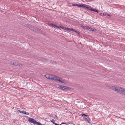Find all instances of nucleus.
Returning a JSON list of instances; mask_svg holds the SVG:
<instances>
[{"instance_id": "2eb2a0df", "label": "nucleus", "mask_w": 125, "mask_h": 125, "mask_svg": "<svg viewBox=\"0 0 125 125\" xmlns=\"http://www.w3.org/2000/svg\"><path fill=\"white\" fill-rule=\"evenodd\" d=\"M85 8L87 9H88L89 10H90V9L91 8L90 6H88L87 5H86V6H85Z\"/></svg>"}, {"instance_id": "f257e3e1", "label": "nucleus", "mask_w": 125, "mask_h": 125, "mask_svg": "<svg viewBox=\"0 0 125 125\" xmlns=\"http://www.w3.org/2000/svg\"><path fill=\"white\" fill-rule=\"evenodd\" d=\"M112 89L118 92L123 95L125 94V90L123 88H121L119 87H114V88Z\"/></svg>"}, {"instance_id": "39448f33", "label": "nucleus", "mask_w": 125, "mask_h": 125, "mask_svg": "<svg viewBox=\"0 0 125 125\" xmlns=\"http://www.w3.org/2000/svg\"><path fill=\"white\" fill-rule=\"evenodd\" d=\"M59 77H58L56 76L55 75H53V76L52 78H51V80H53L55 81H59Z\"/></svg>"}, {"instance_id": "c85d7f7f", "label": "nucleus", "mask_w": 125, "mask_h": 125, "mask_svg": "<svg viewBox=\"0 0 125 125\" xmlns=\"http://www.w3.org/2000/svg\"><path fill=\"white\" fill-rule=\"evenodd\" d=\"M0 83H1L0 82Z\"/></svg>"}, {"instance_id": "a211bd4d", "label": "nucleus", "mask_w": 125, "mask_h": 125, "mask_svg": "<svg viewBox=\"0 0 125 125\" xmlns=\"http://www.w3.org/2000/svg\"><path fill=\"white\" fill-rule=\"evenodd\" d=\"M50 75H49L48 74H46L45 75L46 77L48 79H50Z\"/></svg>"}, {"instance_id": "cd10ccee", "label": "nucleus", "mask_w": 125, "mask_h": 125, "mask_svg": "<svg viewBox=\"0 0 125 125\" xmlns=\"http://www.w3.org/2000/svg\"><path fill=\"white\" fill-rule=\"evenodd\" d=\"M81 26L83 28V25H81Z\"/></svg>"}, {"instance_id": "bb28decb", "label": "nucleus", "mask_w": 125, "mask_h": 125, "mask_svg": "<svg viewBox=\"0 0 125 125\" xmlns=\"http://www.w3.org/2000/svg\"><path fill=\"white\" fill-rule=\"evenodd\" d=\"M84 116L83 117L84 118V119H85V118L86 117L85 116Z\"/></svg>"}, {"instance_id": "f03ea898", "label": "nucleus", "mask_w": 125, "mask_h": 125, "mask_svg": "<svg viewBox=\"0 0 125 125\" xmlns=\"http://www.w3.org/2000/svg\"><path fill=\"white\" fill-rule=\"evenodd\" d=\"M28 121L30 122L33 123L34 124H36L37 125H42L40 123L37 122L33 119L31 118H29Z\"/></svg>"}, {"instance_id": "f8f14e48", "label": "nucleus", "mask_w": 125, "mask_h": 125, "mask_svg": "<svg viewBox=\"0 0 125 125\" xmlns=\"http://www.w3.org/2000/svg\"><path fill=\"white\" fill-rule=\"evenodd\" d=\"M86 6V5L84 4H80L79 7H83V8H85Z\"/></svg>"}, {"instance_id": "b1692460", "label": "nucleus", "mask_w": 125, "mask_h": 125, "mask_svg": "<svg viewBox=\"0 0 125 125\" xmlns=\"http://www.w3.org/2000/svg\"><path fill=\"white\" fill-rule=\"evenodd\" d=\"M52 26L53 27H54V28H55V27L56 28V27H57V26L55 25H52Z\"/></svg>"}, {"instance_id": "9d476101", "label": "nucleus", "mask_w": 125, "mask_h": 125, "mask_svg": "<svg viewBox=\"0 0 125 125\" xmlns=\"http://www.w3.org/2000/svg\"><path fill=\"white\" fill-rule=\"evenodd\" d=\"M14 66H20L21 64H20L18 63L15 62H14L13 64H12Z\"/></svg>"}, {"instance_id": "0eeeda50", "label": "nucleus", "mask_w": 125, "mask_h": 125, "mask_svg": "<svg viewBox=\"0 0 125 125\" xmlns=\"http://www.w3.org/2000/svg\"><path fill=\"white\" fill-rule=\"evenodd\" d=\"M50 122L53 123V124H55V125H61V124H65L67 125L69 124L68 123H61L60 124H58L55 123L54 122V120L53 119L52 120H50V121H49V123H50Z\"/></svg>"}, {"instance_id": "aec40b11", "label": "nucleus", "mask_w": 125, "mask_h": 125, "mask_svg": "<svg viewBox=\"0 0 125 125\" xmlns=\"http://www.w3.org/2000/svg\"><path fill=\"white\" fill-rule=\"evenodd\" d=\"M52 116L55 119H56L57 118V116L55 115H53Z\"/></svg>"}, {"instance_id": "ddd939ff", "label": "nucleus", "mask_w": 125, "mask_h": 125, "mask_svg": "<svg viewBox=\"0 0 125 125\" xmlns=\"http://www.w3.org/2000/svg\"><path fill=\"white\" fill-rule=\"evenodd\" d=\"M61 28L63 29L66 30H68V29H69V28H67L66 27H63V26H61Z\"/></svg>"}, {"instance_id": "393cba45", "label": "nucleus", "mask_w": 125, "mask_h": 125, "mask_svg": "<svg viewBox=\"0 0 125 125\" xmlns=\"http://www.w3.org/2000/svg\"><path fill=\"white\" fill-rule=\"evenodd\" d=\"M61 26H57L56 28H58L59 29H60V28H61Z\"/></svg>"}, {"instance_id": "423d86ee", "label": "nucleus", "mask_w": 125, "mask_h": 125, "mask_svg": "<svg viewBox=\"0 0 125 125\" xmlns=\"http://www.w3.org/2000/svg\"><path fill=\"white\" fill-rule=\"evenodd\" d=\"M59 79L58 81L62 83H68V82L65 80H63L62 78L59 77Z\"/></svg>"}, {"instance_id": "9b49d317", "label": "nucleus", "mask_w": 125, "mask_h": 125, "mask_svg": "<svg viewBox=\"0 0 125 125\" xmlns=\"http://www.w3.org/2000/svg\"><path fill=\"white\" fill-rule=\"evenodd\" d=\"M90 10H91V11H93L97 12L98 13V11L96 9H93L92 8H90Z\"/></svg>"}, {"instance_id": "dca6fc26", "label": "nucleus", "mask_w": 125, "mask_h": 125, "mask_svg": "<svg viewBox=\"0 0 125 125\" xmlns=\"http://www.w3.org/2000/svg\"><path fill=\"white\" fill-rule=\"evenodd\" d=\"M79 5L78 4H72V6H77L78 7H79Z\"/></svg>"}, {"instance_id": "7ed1b4c3", "label": "nucleus", "mask_w": 125, "mask_h": 125, "mask_svg": "<svg viewBox=\"0 0 125 125\" xmlns=\"http://www.w3.org/2000/svg\"><path fill=\"white\" fill-rule=\"evenodd\" d=\"M30 28L31 30H33L34 31L38 32H41L42 31L41 30L33 26H31V28Z\"/></svg>"}, {"instance_id": "4468645a", "label": "nucleus", "mask_w": 125, "mask_h": 125, "mask_svg": "<svg viewBox=\"0 0 125 125\" xmlns=\"http://www.w3.org/2000/svg\"><path fill=\"white\" fill-rule=\"evenodd\" d=\"M17 111H18V112H19L20 113H22L23 114H24V113L25 112V111H21L20 110H17Z\"/></svg>"}, {"instance_id": "412c9836", "label": "nucleus", "mask_w": 125, "mask_h": 125, "mask_svg": "<svg viewBox=\"0 0 125 125\" xmlns=\"http://www.w3.org/2000/svg\"><path fill=\"white\" fill-rule=\"evenodd\" d=\"M24 114H26L27 115H28L29 114V113L26 112V111H25Z\"/></svg>"}, {"instance_id": "4be33fe9", "label": "nucleus", "mask_w": 125, "mask_h": 125, "mask_svg": "<svg viewBox=\"0 0 125 125\" xmlns=\"http://www.w3.org/2000/svg\"><path fill=\"white\" fill-rule=\"evenodd\" d=\"M74 32H75L76 33L78 34H79V32L78 31H76L75 30Z\"/></svg>"}, {"instance_id": "20e7f679", "label": "nucleus", "mask_w": 125, "mask_h": 125, "mask_svg": "<svg viewBox=\"0 0 125 125\" xmlns=\"http://www.w3.org/2000/svg\"><path fill=\"white\" fill-rule=\"evenodd\" d=\"M82 116H85L86 117V118H85V120L87 122L90 123V120L89 118L87 116V115L85 114H82Z\"/></svg>"}, {"instance_id": "6e6552de", "label": "nucleus", "mask_w": 125, "mask_h": 125, "mask_svg": "<svg viewBox=\"0 0 125 125\" xmlns=\"http://www.w3.org/2000/svg\"><path fill=\"white\" fill-rule=\"evenodd\" d=\"M59 88L62 90L67 89L69 88L65 86H59Z\"/></svg>"}, {"instance_id": "f3484780", "label": "nucleus", "mask_w": 125, "mask_h": 125, "mask_svg": "<svg viewBox=\"0 0 125 125\" xmlns=\"http://www.w3.org/2000/svg\"><path fill=\"white\" fill-rule=\"evenodd\" d=\"M103 15L104 16H110V15H109L107 13H103Z\"/></svg>"}, {"instance_id": "6ab92c4d", "label": "nucleus", "mask_w": 125, "mask_h": 125, "mask_svg": "<svg viewBox=\"0 0 125 125\" xmlns=\"http://www.w3.org/2000/svg\"><path fill=\"white\" fill-rule=\"evenodd\" d=\"M75 30L73 28L70 29L69 28V29H68V30L71 31H72L74 32Z\"/></svg>"}, {"instance_id": "1a4fd4ad", "label": "nucleus", "mask_w": 125, "mask_h": 125, "mask_svg": "<svg viewBox=\"0 0 125 125\" xmlns=\"http://www.w3.org/2000/svg\"><path fill=\"white\" fill-rule=\"evenodd\" d=\"M86 29H87L89 30L92 31H93L94 32L95 31H96V30L95 29V30H94L93 28H91L90 27H89L88 26H86Z\"/></svg>"}, {"instance_id": "a878e982", "label": "nucleus", "mask_w": 125, "mask_h": 125, "mask_svg": "<svg viewBox=\"0 0 125 125\" xmlns=\"http://www.w3.org/2000/svg\"><path fill=\"white\" fill-rule=\"evenodd\" d=\"M86 26H83V29H86Z\"/></svg>"}, {"instance_id": "5701e85b", "label": "nucleus", "mask_w": 125, "mask_h": 125, "mask_svg": "<svg viewBox=\"0 0 125 125\" xmlns=\"http://www.w3.org/2000/svg\"><path fill=\"white\" fill-rule=\"evenodd\" d=\"M53 75H50V79H51V78H52L53 76Z\"/></svg>"}]
</instances>
